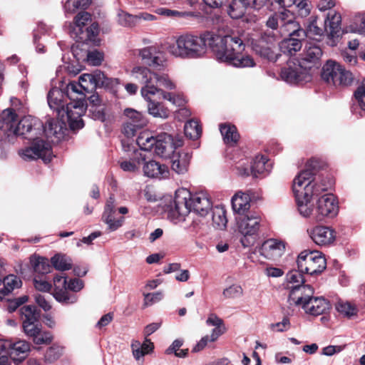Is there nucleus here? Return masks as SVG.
I'll use <instances>...</instances> for the list:
<instances>
[{"instance_id":"f257e3e1","label":"nucleus","mask_w":365,"mask_h":365,"mask_svg":"<svg viewBox=\"0 0 365 365\" xmlns=\"http://www.w3.org/2000/svg\"><path fill=\"white\" fill-rule=\"evenodd\" d=\"M43 125L38 119L31 115L22 118L17 124H14L12 132L14 135L23 136L31 142V145L20 151L19 154L26 160L42 159L48 163L53 157L51 145L49 142L39 138Z\"/></svg>"},{"instance_id":"f03ea898","label":"nucleus","mask_w":365,"mask_h":365,"mask_svg":"<svg viewBox=\"0 0 365 365\" xmlns=\"http://www.w3.org/2000/svg\"><path fill=\"white\" fill-rule=\"evenodd\" d=\"M212 207L209 195L199 192L192 195L186 189H179L175 192V199L170 205L168 217L177 224L185 220L191 211L200 216H205Z\"/></svg>"},{"instance_id":"7ed1b4c3","label":"nucleus","mask_w":365,"mask_h":365,"mask_svg":"<svg viewBox=\"0 0 365 365\" xmlns=\"http://www.w3.org/2000/svg\"><path fill=\"white\" fill-rule=\"evenodd\" d=\"M245 44L237 36L226 35L213 40L212 49L216 60L235 68H252L256 63L254 58L244 54Z\"/></svg>"},{"instance_id":"20e7f679","label":"nucleus","mask_w":365,"mask_h":365,"mask_svg":"<svg viewBox=\"0 0 365 365\" xmlns=\"http://www.w3.org/2000/svg\"><path fill=\"white\" fill-rule=\"evenodd\" d=\"M297 208L301 215L309 217L313 211L311 201L314 197L319 196L322 192L327 190L324 185L318 184L314 180V174L311 170H302L294 179L292 185Z\"/></svg>"},{"instance_id":"39448f33","label":"nucleus","mask_w":365,"mask_h":365,"mask_svg":"<svg viewBox=\"0 0 365 365\" xmlns=\"http://www.w3.org/2000/svg\"><path fill=\"white\" fill-rule=\"evenodd\" d=\"M207 50L205 38L192 34L180 36L174 43L167 47V51L171 56L181 59L202 58Z\"/></svg>"},{"instance_id":"423d86ee","label":"nucleus","mask_w":365,"mask_h":365,"mask_svg":"<svg viewBox=\"0 0 365 365\" xmlns=\"http://www.w3.org/2000/svg\"><path fill=\"white\" fill-rule=\"evenodd\" d=\"M314 289L311 286H297L289 295L290 304L300 306L309 314L318 316L329 309V301L324 297H314Z\"/></svg>"},{"instance_id":"0eeeda50","label":"nucleus","mask_w":365,"mask_h":365,"mask_svg":"<svg viewBox=\"0 0 365 365\" xmlns=\"http://www.w3.org/2000/svg\"><path fill=\"white\" fill-rule=\"evenodd\" d=\"M237 227L242 237L240 242L244 247L254 245L261 226V217L256 212H248L237 217Z\"/></svg>"},{"instance_id":"6e6552de","label":"nucleus","mask_w":365,"mask_h":365,"mask_svg":"<svg viewBox=\"0 0 365 365\" xmlns=\"http://www.w3.org/2000/svg\"><path fill=\"white\" fill-rule=\"evenodd\" d=\"M297 267L310 275L322 273L326 268L327 262L319 251L304 250L298 256Z\"/></svg>"},{"instance_id":"1a4fd4ad","label":"nucleus","mask_w":365,"mask_h":365,"mask_svg":"<svg viewBox=\"0 0 365 365\" xmlns=\"http://www.w3.org/2000/svg\"><path fill=\"white\" fill-rule=\"evenodd\" d=\"M85 98L86 94H76L74 98H68L71 102L66 103L64 119L66 118L71 130H78L84 125L81 117L86 109Z\"/></svg>"},{"instance_id":"9d476101","label":"nucleus","mask_w":365,"mask_h":365,"mask_svg":"<svg viewBox=\"0 0 365 365\" xmlns=\"http://www.w3.org/2000/svg\"><path fill=\"white\" fill-rule=\"evenodd\" d=\"M103 78L104 74L101 72L81 75L78 83L72 81L67 85V96L74 98L76 94H86V92L96 89L103 83Z\"/></svg>"},{"instance_id":"9b49d317","label":"nucleus","mask_w":365,"mask_h":365,"mask_svg":"<svg viewBox=\"0 0 365 365\" xmlns=\"http://www.w3.org/2000/svg\"><path fill=\"white\" fill-rule=\"evenodd\" d=\"M122 146L125 155L119 160L120 168L125 172L138 171L146 160L145 155L125 140H122Z\"/></svg>"},{"instance_id":"f8f14e48","label":"nucleus","mask_w":365,"mask_h":365,"mask_svg":"<svg viewBox=\"0 0 365 365\" xmlns=\"http://www.w3.org/2000/svg\"><path fill=\"white\" fill-rule=\"evenodd\" d=\"M339 212L338 202L333 194L326 193L320 197L317 203L315 210L313 209L312 216L317 222L322 221L325 217L333 218Z\"/></svg>"},{"instance_id":"ddd939ff","label":"nucleus","mask_w":365,"mask_h":365,"mask_svg":"<svg viewBox=\"0 0 365 365\" xmlns=\"http://www.w3.org/2000/svg\"><path fill=\"white\" fill-rule=\"evenodd\" d=\"M155 73L148 67L142 66H134L130 71L131 78L143 85L140 89L142 96H146V94L155 95L159 92L160 88L153 83Z\"/></svg>"},{"instance_id":"4468645a","label":"nucleus","mask_w":365,"mask_h":365,"mask_svg":"<svg viewBox=\"0 0 365 365\" xmlns=\"http://www.w3.org/2000/svg\"><path fill=\"white\" fill-rule=\"evenodd\" d=\"M183 145L181 138H174L171 135L163 133L157 135L153 151L158 156L169 158L178 148Z\"/></svg>"},{"instance_id":"2eb2a0df","label":"nucleus","mask_w":365,"mask_h":365,"mask_svg":"<svg viewBox=\"0 0 365 365\" xmlns=\"http://www.w3.org/2000/svg\"><path fill=\"white\" fill-rule=\"evenodd\" d=\"M138 56L142 61L155 70H163L168 64L166 55L156 46H147L138 50Z\"/></svg>"},{"instance_id":"dca6fc26","label":"nucleus","mask_w":365,"mask_h":365,"mask_svg":"<svg viewBox=\"0 0 365 365\" xmlns=\"http://www.w3.org/2000/svg\"><path fill=\"white\" fill-rule=\"evenodd\" d=\"M127 120L123 128V133L128 138L134 136L138 130L147 125L148 120L145 114L133 108L124 110Z\"/></svg>"},{"instance_id":"f3484780","label":"nucleus","mask_w":365,"mask_h":365,"mask_svg":"<svg viewBox=\"0 0 365 365\" xmlns=\"http://www.w3.org/2000/svg\"><path fill=\"white\" fill-rule=\"evenodd\" d=\"M280 77L289 84H297L302 81H308L310 79L309 71L299 62L298 64L289 63L287 67L282 68Z\"/></svg>"},{"instance_id":"a211bd4d","label":"nucleus","mask_w":365,"mask_h":365,"mask_svg":"<svg viewBox=\"0 0 365 365\" xmlns=\"http://www.w3.org/2000/svg\"><path fill=\"white\" fill-rule=\"evenodd\" d=\"M43 128L47 139L53 143H56L64 137L66 123L64 118L58 117V118L48 119Z\"/></svg>"},{"instance_id":"6ab92c4d","label":"nucleus","mask_w":365,"mask_h":365,"mask_svg":"<svg viewBox=\"0 0 365 365\" xmlns=\"http://www.w3.org/2000/svg\"><path fill=\"white\" fill-rule=\"evenodd\" d=\"M53 295L56 301L65 304H74L77 302V296L67 291V280L65 276L56 275L53 278Z\"/></svg>"},{"instance_id":"aec40b11","label":"nucleus","mask_w":365,"mask_h":365,"mask_svg":"<svg viewBox=\"0 0 365 365\" xmlns=\"http://www.w3.org/2000/svg\"><path fill=\"white\" fill-rule=\"evenodd\" d=\"M284 251V242L274 238L265 240L259 248L260 255L271 260H277L280 258Z\"/></svg>"},{"instance_id":"412c9836","label":"nucleus","mask_w":365,"mask_h":365,"mask_svg":"<svg viewBox=\"0 0 365 365\" xmlns=\"http://www.w3.org/2000/svg\"><path fill=\"white\" fill-rule=\"evenodd\" d=\"M115 198L113 195L107 200L104 211L102 215V221L107 225L108 232H114L121 227L124 223V217L118 219L114 217L115 213Z\"/></svg>"},{"instance_id":"4be33fe9","label":"nucleus","mask_w":365,"mask_h":365,"mask_svg":"<svg viewBox=\"0 0 365 365\" xmlns=\"http://www.w3.org/2000/svg\"><path fill=\"white\" fill-rule=\"evenodd\" d=\"M307 232L313 242L320 246L330 245L335 240L334 231L329 227L316 226Z\"/></svg>"},{"instance_id":"5701e85b","label":"nucleus","mask_w":365,"mask_h":365,"mask_svg":"<svg viewBox=\"0 0 365 365\" xmlns=\"http://www.w3.org/2000/svg\"><path fill=\"white\" fill-rule=\"evenodd\" d=\"M322 56V48L315 43L309 42L305 46L299 63L309 71L319 62Z\"/></svg>"},{"instance_id":"b1692460","label":"nucleus","mask_w":365,"mask_h":365,"mask_svg":"<svg viewBox=\"0 0 365 365\" xmlns=\"http://www.w3.org/2000/svg\"><path fill=\"white\" fill-rule=\"evenodd\" d=\"M66 98L67 96V91L66 93L61 90L53 88L50 90L48 93V103L51 109L55 110L58 117L64 118L65 108L66 103H65Z\"/></svg>"},{"instance_id":"393cba45","label":"nucleus","mask_w":365,"mask_h":365,"mask_svg":"<svg viewBox=\"0 0 365 365\" xmlns=\"http://www.w3.org/2000/svg\"><path fill=\"white\" fill-rule=\"evenodd\" d=\"M91 21V16L86 11L79 12L73 19V22L70 24L69 33L72 38L77 41L84 39V27Z\"/></svg>"},{"instance_id":"a878e982","label":"nucleus","mask_w":365,"mask_h":365,"mask_svg":"<svg viewBox=\"0 0 365 365\" xmlns=\"http://www.w3.org/2000/svg\"><path fill=\"white\" fill-rule=\"evenodd\" d=\"M169 158L172 170L178 175H183L188 170L192 153L185 150H175Z\"/></svg>"},{"instance_id":"bb28decb","label":"nucleus","mask_w":365,"mask_h":365,"mask_svg":"<svg viewBox=\"0 0 365 365\" xmlns=\"http://www.w3.org/2000/svg\"><path fill=\"white\" fill-rule=\"evenodd\" d=\"M283 21L282 24L279 26V34L282 36L305 38L304 30L294 20L293 15L289 11H287V15L284 16Z\"/></svg>"},{"instance_id":"cd10ccee","label":"nucleus","mask_w":365,"mask_h":365,"mask_svg":"<svg viewBox=\"0 0 365 365\" xmlns=\"http://www.w3.org/2000/svg\"><path fill=\"white\" fill-rule=\"evenodd\" d=\"M143 164V173L147 177L165 179L169 176L170 172L168 166L160 164L155 160H145Z\"/></svg>"},{"instance_id":"c85d7f7f","label":"nucleus","mask_w":365,"mask_h":365,"mask_svg":"<svg viewBox=\"0 0 365 365\" xmlns=\"http://www.w3.org/2000/svg\"><path fill=\"white\" fill-rule=\"evenodd\" d=\"M304 38L299 36H288L279 43L280 51L287 56H294L301 50L302 41Z\"/></svg>"},{"instance_id":"c756f323","label":"nucleus","mask_w":365,"mask_h":365,"mask_svg":"<svg viewBox=\"0 0 365 365\" xmlns=\"http://www.w3.org/2000/svg\"><path fill=\"white\" fill-rule=\"evenodd\" d=\"M151 94H146V96H142L147 102V110L148 114L154 118L165 119L169 116V110L160 102L152 100Z\"/></svg>"},{"instance_id":"7c9ffc66","label":"nucleus","mask_w":365,"mask_h":365,"mask_svg":"<svg viewBox=\"0 0 365 365\" xmlns=\"http://www.w3.org/2000/svg\"><path fill=\"white\" fill-rule=\"evenodd\" d=\"M232 206L239 216L247 214L250 207V195L242 192H237L232 198Z\"/></svg>"},{"instance_id":"2f4dec72","label":"nucleus","mask_w":365,"mask_h":365,"mask_svg":"<svg viewBox=\"0 0 365 365\" xmlns=\"http://www.w3.org/2000/svg\"><path fill=\"white\" fill-rule=\"evenodd\" d=\"M341 65L334 61L329 60L323 66L321 73L322 78L330 85H334L335 79L338 76Z\"/></svg>"},{"instance_id":"473e14b6","label":"nucleus","mask_w":365,"mask_h":365,"mask_svg":"<svg viewBox=\"0 0 365 365\" xmlns=\"http://www.w3.org/2000/svg\"><path fill=\"white\" fill-rule=\"evenodd\" d=\"M31 346L29 342L25 340H19L16 342L11 341V346L9 347V356L14 360L24 359L30 351Z\"/></svg>"},{"instance_id":"72a5a7b5","label":"nucleus","mask_w":365,"mask_h":365,"mask_svg":"<svg viewBox=\"0 0 365 365\" xmlns=\"http://www.w3.org/2000/svg\"><path fill=\"white\" fill-rule=\"evenodd\" d=\"M325 24L329 26V35L332 38L339 36L341 16L339 13L334 11H329L327 16Z\"/></svg>"},{"instance_id":"f704fd0d","label":"nucleus","mask_w":365,"mask_h":365,"mask_svg":"<svg viewBox=\"0 0 365 365\" xmlns=\"http://www.w3.org/2000/svg\"><path fill=\"white\" fill-rule=\"evenodd\" d=\"M271 170L270 164L268 163L267 157L264 155H257L253 160L250 167V171L252 175L257 178L259 175L269 173Z\"/></svg>"},{"instance_id":"c9c22d12","label":"nucleus","mask_w":365,"mask_h":365,"mask_svg":"<svg viewBox=\"0 0 365 365\" xmlns=\"http://www.w3.org/2000/svg\"><path fill=\"white\" fill-rule=\"evenodd\" d=\"M252 48L257 54L269 61H276L279 58V54L274 51L271 46L265 45L263 40L254 43Z\"/></svg>"},{"instance_id":"e433bc0d","label":"nucleus","mask_w":365,"mask_h":365,"mask_svg":"<svg viewBox=\"0 0 365 365\" xmlns=\"http://www.w3.org/2000/svg\"><path fill=\"white\" fill-rule=\"evenodd\" d=\"M212 220L213 226L219 230H223L226 227L227 220L226 217V210L222 205L212 207Z\"/></svg>"},{"instance_id":"4c0bfd02","label":"nucleus","mask_w":365,"mask_h":365,"mask_svg":"<svg viewBox=\"0 0 365 365\" xmlns=\"http://www.w3.org/2000/svg\"><path fill=\"white\" fill-rule=\"evenodd\" d=\"M2 282L4 287L0 289V299L4 298L14 289L19 288L22 284L21 279L14 274H10L6 277L3 276Z\"/></svg>"},{"instance_id":"58836bf2","label":"nucleus","mask_w":365,"mask_h":365,"mask_svg":"<svg viewBox=\"0 0 365 365\" xmlns=\"http://www.w3.org/2000/svg\"><path fill=\"white\" fill-rule=\"evenodd\" d=\"M244 3L242 0H232L227 9V13L232 19H240L246 14L249 8Z\"/></svg>"},{"instance_id":"ea45409f","label":"nucleus","mask_w":365,"mask_h":365,"mask_svg":"<svg viewBox=\"0 0 365 365\" xmlns=\"http://www.w3.org/2000/svg\"><path fill=\"white\" fill-rule=\"evenodd\" d=\"M220 130L226 144H235L239 139V134L235 125L230 124L220 125Z\"/></svg>"},{"instance_id":"a19ab883","label":"nucleus","mask_w":365,"mask_h":365,"mask_svg":"<svg viewBox=\"0 0 365 365\" xmlns=\"http://www.w3.org/2000/svg\"><path fill=\"white\" fill-rule=\"evenodd\" d=\"M157 136H153L150 133L144 131L140 133L136 142L140 150L153 151L155 143H156Z\"/></svg>"},{"instance_id":"79ce46f5","label":"nucleus","mask_w":365,"mask_h":365,"mask_svg":"<svg viewBox=\"0 0 365 365\" xmlns=\"http://www.w3.org/2000/svg\"><path fill=\"white\" fill-rule=\"evenodd\" d=\"M52 266L57 270L66 271L72 268V260L68 257L56 254L51 259Z\"/></svg>"},{"instance_id":"37998d69","label":"nucleus","mask_w":365,"mask_h":365,"mask_svg":"<svg viewBox=\"0 0 365 365\" xmlns=\"http://www.w3.org/2000/svg\"><path fill=\"white\" fill-rule=\"evenodd\" d=\"M153 83L163 90L172 91L175 89L176 85L175 82L170 78L167 73H155Z\"/></svg>"},{"instance_id":"c03bdc74","label":"nucleus","mask_w":365,"mask_h":365,"mask_svg":"<svg viewBox=\"0 0 365 365\" xmlns=\"http://www.w3.org/2000/svg\"><path fill=\"white\" fill-rule=\"evenodd\" d=\"M304 30L305 33V38L309 37L317 39V38H320L324 34L323 29L318 26L317 19L315 17H311L309 19L306 28Z\"/></svg>"},{"instance_id":"a18cd8bd","label":"nucleus","mask_w":365,"mask_h":365,"mask_svg":"<svg viewBox=\"0 0 365 365\" xmlns=\"http://www.w3.org/2000/svg\"><path fill=\"white\" fill-rule=\"evenodd\" d=\"M304 272L300 271L299 269L298 270H292L287 273V281L288 288L290 289V292L293 288L297 286H304L303 284L304 283V279L302 273Z\"/></svg>"},{"instance_id":"49530a36","label":"nucleus","mask_w":365,"mask_h":365,"mask_svg":"<svg viewBox=\"0 0 365 365\" xmlns=\"http://www.w3.org/2000/svg\"><path fill=\"white\" fill-rule=\"evenodd\" d=\"M184 132L186 137L195 140L201 135L202 129L197 120H190L185 124Z\"/></svg>"},{"instance_id":"de8ad7c7","label":"nucleus","mask_w":365,"mask_h":365,"mask_svg":"<svg viewBox=\"0 0 365 365\" xmlns=\"http://www.w3.org/2000/svg\"><path fill=\"white\" fill-rule=\"evenodd\" d=\"M22 323L24 322H38L40 317L36 307L33 305H26L21 308Z\"/></svg>"},{"instance_id":"09e8293b","label":"nucleus","mask_w":365,"mask_h":365,"mask_svg":"<svg viewBox=\"0 0 365 365\" xmlns=\"http://www.w3.org/2000/svg\"><path fill=\"white\" fill-rule=\"evenodd\" d=\"M337 77L335 79L334 86H350L354 80L352 73L345 70L341 66H340L339 71L337 74Z\"/></svg>"},{"instance_id":"8fccbe9b","label":"nucleus","mask_w":365,"mask_h":365,"mask_svg":"<svg viewBox=\"0 0 365 365\" xmlns=\"http://www.w3.org/2000/svg\"><path fill=\"white\" fill-rule=\"evenodd\" d=\"M90 4V0H66L63 4L66 14H72L79 9H85Z\"/></svg>"},{"instance_id":"3c124183","label":"nucleus","mask_w":365,"mask_h":365,"mask_svg":"<svg viewBox=\"0 0 365 365\" xmlns=\"http://www.w3.org/2000/svg\"><path fill=\"white\" fill-rule=\"evenodd\" d=\"M244 290L237 284H233L226 287L222 291V297L225 299H234L242 297Z\"/></svg>"},{"instance_id":"603ef678","label":"nucleus","mask_w":365,"mask_h":365,"mask_svg":"<svg viewBox=\"0 0 365 365\" xmlns=\"http://www.w3.org/2000/svg\"><path fill=\"white\" fill-rule=\"evenodd\" d=\"M158 93L161 96L163 99L168 101L172 104L177 106H182L186 102V100L183 96L175 94L171 92H167L162 88H160V91Z\"/></svg>"},{"instance_id":"864d4df0","label":"nucleus","mask_w":365,"mask_h":365,"mask_svg":"<svg viewBox=\"0 0 365 365\" xmlns=\"http://www.w3.org/2000/svg\"><path fill=\"white\" fill-rule=\"evenodd\" d=\"M335 307L344 317H351L356 314V307L347 302L340 300L336 302Z\"/></svg>"},{"instance_id":"5fc2aeb1","label":"nucleus","mask_w":365,"mask_h":365,"mask_svg":"<svg viewBox=\"0 0 365 365\" xmlns=\"http://www.w3.org/2000/svg\"><path fill=\"white\" fill-rule=\"evenodd\" d=\"M0 120L6 125V128L11 132L16 122V114L12 109H6L0 115Z\"/></svg>"},{"instance_id":"6e6d98bb","label":"nucleus","mask_w":365,"mask_h":365,"mask_svg":"<svg viewBox=\"0 0 365 365\" xmlns=\"http://www.w3.org/2000/svg\"><path fill=\"white\" fill-rule=\"evenodd\" d=\"M62 354L63 348L59 346L53 345L46 350L44 354L45 362L49 364L53 363L60 358Z\"/></svg>"},{"instance_id":"4d7b16f0","label":"nucleus","mask_w":365,"mask_h":365,"mask_svg":"<svg viewBox=\"0 0 365 365\" xmlns=\"http://www.w3.org/2000/svg\"><path fill=\"white\" fill-rule=\"evenodd\" d=\"M287 10L279 13H275L269 17L268 20L267 21V26L272 29H276L279 31V26H281L284 22L283 20L284 16L287 15Z\"/></svg>"},{"instance_id":"13d9d810","label":"nucleus","mask_w":365,"mask_h":365,"mask_svg":"<svg viewBox=\"0 0 365 365\" xmlns=\"http://www.w3.org/2000/svg\"><path fill=\"white\" fill-rule=\"evenodd\" d=\"M293 5L297 7L299 15L302 16H307L309 15L310 10L307 0H289L286 4L287 7H290Z\"/></svg>"},{"instance_id":"bf43d9fd","label":"nucleus","mask_w":365,"mask_h":365,"mask_svg":"<svg viewBox=\"0 0 365 365\" xmlns=\"http://www.w3.org/2000/svg\"><path fill=\"white\" fill-rule=\"evenodd\" d=\"M11 341L0 339V365H6L9 363V347Z\"/></svg>"},{"instance_id":"052dcab7","label":"nucleus","mask_w":365,"mask_h":365,"mask_svg":"<svg viewBox=\"0 0 365 365\" xmlns=\"http://www.w3.org/2000/svg\"><path fill=\"white\" fill-rule=\"evenodd\" d=\"M350 30L352 32L365 35V15L356 16L353 24L350 26Z\"/></svg>"},{"instance_id":"680f3d73","label":"nucleus","mask_w":365,"mask_h":365,"mask_svg":"<svg viewBox=\"0 0 365 365\" xmlns=\"http://www.w3.org/2000/svg\"><path fill=\"white\" fill-rule=\"evenodd\" d=\"M35 272L40 274H45L50 272L51 266L46 258L38 257L34 265Z\"/></svg>"},{"instance_id":"e2e57ef3","label":"nucleus","mask_w":365,"mask_h":365,"mask_svg":"<svg viewBox=\"0 0 365 365\" xmlns=\"http://www.w3.org/2000/svg\"><path fill=\"white\" fill-rule=\"evenodd\" d=\"M120 24L124 26H133L137 24V15H131L125 11H120L118 14Z\"/></svg>"},{"instance_id":"0e129e2a","label":"nucleus","mask_w":365,"mask_h":365,"mask_svg":"<svg viewBox=\"0 0 365 365\" xmlns=\"http://www.w3.org/2000/svg\"><path fill=\"white\" fill-rule=\"evenodd\" d=\"M22 324L25 334L32 338L41 331L38 322H24Z\"/></svg>"},{"instance_id":"69168bd1","label":"nucleus","mask_w":365,"mask_h":365,"mask_svg":"<svg viewBox=\"0 0 365 365\" xmlns=\"http://www.w3.org/2000/svg\"><path fill=\"white\" fill-rule=\"evenodd\" d=\"M92 116L95 120L104 122L106 120V113L104 106L101 105H93L90 109Z\"/></svg>"},{"instance_id":"338daca9","label":"nucleus","mask_w":365,"mask_h":365,"mask_svg":"<svg viewBox=\"0 0 365 365\" xmlns=\"http://www.w3.org/2000/svg\"><path fill=\"white\" fill-rule=\"evenodd\" d=\"M103 60V53L97 51L93 50L89 51L87 54V61L90 65L99 66L101 64Z\"/></svg>"},{"instance_id":"774afa93","label":"nucleus","mask_w":365,"mask_h":365,"mask_svg":"<svg viewBox=\"0 0 365 365\" xmlns=\"http://www.w3.org/2000/svg\"><path fill=\"white\" fill-rule=\"evenodd\" d=\"M354 98L360 108L365 110V81H363L354 92Z\"/></svg>"}]
</instances>
